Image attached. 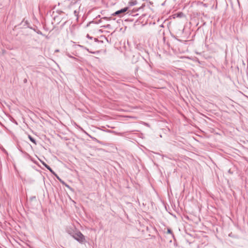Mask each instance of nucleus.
<instances>
[{
	"instance_id": "nucleus-1",
	"label": "nucleus",
	"mask_w": 248,
	"mask_h": 248,
	"mask_svg": "<svg viewBox=\"0 0 248 248\" xmlns=\"http://www.w3.org/2000/svg\"><path fill=\"white\" fill-rule=\"evenodd\" d=\"M68 232L79 243H83L84 242L85 237L80 232L77 231L75 232H72L68 230Z\"/></svg>"
},
{
	"instance_id": "nucleus-9",
	"label": "nucleus",
	"mask_w": 248,
	"mask_h": 248,
	"mask_svg": "<svg viewBox=\"0 0 248 248\" xmlns=\"http://www.w3.org/2000/svg\"><path fill=\"white\" fill-rule=\"evenodd\" d=\"M86 133L88 135V134L87 133ZM89 136L91 137V136H90L89 135ZM91 138H92V139H93V140H96V141H98V140H97L96 138H92V137H91Z\"/></svg>"
},
{
	"instance_id": "nucleus-13",
	"label": "nucleus",
	"mask_w": 248,
	"mask_h": 248,
	"mask_svg": "<svg viewBox=\"0 0 248 248\" xmlns=\"http://www.w3.org/2000/svg\"><path fill=\"white\" fill-rule=\"evenodd\" d=\"M27 79H25L24 80V83H26V82H27Z\"/></svg>"
},
{
	"instance_id": "nucleus-11",
	"label": "nucleus",
	"mask_w": 248,
	"mask_h": 248,
	"mask_svg": "<svg viewBox=\"0 0 248 248\" xmlns=\"http://www.w3.org/2000/svg\"><path fill=\"white\" fill-rule=\"evenodd\" d=\"M215 8H217V2L215 4Z\"/></svg>"
},
{
	"instance_id": "nucleus-8",
	"label": "nucleus",
	"mask_w": 248,
	"mask_h": 248,
	"mask_svg": "<svg viewBox=\"0 0 248 248\" xmlns=\"http://www.w3.org/2000/svg\"><path fill=\"white\" fill-rule=\"evenodd\" d=\"M67 55L69 57H70V58H73V59H76L75 57L71 56L69 54H67Z\"/></svg>"
},
{
	"instance_id": "nucleus-3",
	"label": "nucleus",
	"mask_w": 248,
	"mask_h": 248,
	"mask_svg": "<svg viewBox=\"0 0 248 248\" xmlns=\"http://www.w3.org/2000/svg\"><path fill=\"white\" fill-rule=\"evenodd\" d=\"M137 4V1L136 0H132L129 2V4L130 6H134Z\"/></svg>"
},
{
	"instance_id": "nucleus-16",
	"label": "nucleus",
	"mask_w": 248,
	"mask_h": 248,
	"mask_svg": "<svg viewBox=\"0 0 248 248\" xmlns=\"http://www.w3.org/2000/svg\"><path fill=\"white\" fill-rule=\"evenodd\" d=\"M39 33L41 34V32H38V34H39Z\"/></svg>"
},
{
	"instance_id": "nucleus-2",
	"label": "nucleus",
	"mask_w": 248,
	"mask_h": 248,
	"mask_svg": "<svg viewBox=\"0 0 248 248\" xmlns=\"http://www.w3.org/2000/svg\"><path fill=\"white\" fill-rule=\"evenodd\" d=\"M128 7H124L123 9H121L119 10L116 11L115 12L113 13L112 15L113 16H117L119 17L123 16L124 15L125 13L128 10Z\"/></svg>"
},
{
	"instance_id": "nucleus-17",
	"label": "nucleus",
	"mask_w": 248,
	"mask_h": 248,
	"mask_svg": "<svg viewBox=\"0 0 248 248\" xmlns=\"http://www.w3.org/2000/svg\"><path fill=\"white\" fill-rule=\"evenodd\" d=\"M39 33L41 34V32H38V34H39Z\"/></svg>"
},
{
	"instance_id": "nucleus-6",
	"label": "nucleus",
	"mask_w": 248,
	"mask_h": 248,
	"mask_svg": "<svg viewBox=\"0 0 248 248\" xmlns=\"http://www.w3.org/2000/svg\"><path fill=\"white\" fill-rule=\"evenodd\" d=\"M167 233L171 234L172 237H174V235H173V234L172 233V232L171 230L170 229H168V230H167Z\"/></svg>"
},
{
	"instance_id": "nucleus-19",
	"label": "nucleus",
	"mask_w": 248,
	"mask_h": 248,
	"mask_svg": "<svg viewBox=\"0 0 248 248\" xmlns=\"http://www.w3.org/2000/svg\"><path fill=\"white\" fill-rule=\"evenodd\" d=\"M76 13H77V12H76V11H75L74 13H75V14H76Z\"/></svg>"
},
{
	"instance_id": "nucleus-5",
	"label": "nucleus",
	"mask_w": 248,
	"mask_h": 248,
	"mask_svg": "<svg viewBox=\"0 0 248 248\" xmlns=\"http://www.w3.org/2000/svg\"><path fill=\"white\" fill-rule=\"evenodd\" d=\"M43 165L45 166V167L48 169L50 172H52V173H54L53 171L51 169V168L48 166L47 165V164H45V163H43Z\"/></svg>"
},
{
	"instance_id": "nucleus-15",
	"label": "nucleus",
	"mask_w": 248,
	"mask_h": 248,
	"mask_svg": "<svg viewBox=\"0 0 248 248\" xmlns=\"http://www.w3.org/2000/svg\"><path fill=\"white\" fill-rule=\"evenodd\" d=\"M90 52L91 53H93V54H95L94 52Z\"/></svg>"
},
{
	"instance_id": "nucleus-7",
	"label": "nucleus",
	"mask_w": 248,
	"mask_h": 248,
	"mask_svg": "<svg viewBox=\"0 0 248 248\" xmlns=\"http://www.w3.org/2000/svg\"><path fill=\"white\" fill-rule=\"evenodd\" d=\"M87 38H89L90 39H93V37H91V36H90V35H89V34H87Z\"/></svg>"
},
{
	"instance_id": "nucleus-4",
	"label": "nucleus",
	"mask_w": 248,
	"mask_h": 248,
	"mask_svg": "<svg viewBox=\"0 0 248 248\" xmlns=\"http://www.w3.org/2000/svg\"><path fill=\"white\" fill-rule=\"evenodd\" d=\"M28 138L32 142L34 143L35 145L36 144L35 140L31 135H29Z\"/></svg>"
},
{
	"instance_id": "nucleus-18",
	"label": "nucleus",
	"mask_w": 248,
	"mask_h": 248,
	"mask_svg": "<svg viewBox=\"0 0 248 248\" xmlns=\"http://www.w3.org/2000/svg\"><path fill=\"white\" fill-rule=\"evenodd\" d=\"M39 33L41 34V32H38V34H39Z\"/></svg>"
},
{
	"instance_id": "nucleus-14",
	"label": "nucleus",
	"mask_w": 248,
	"mask_h": 248,
	"mask_svg": "<svg viewBox=\"0 0 248 248\" xmlns=\"http://www.w3.org/2000/svg\"><path fill=\"white\" fill-rule=\"evenodd\" d=\"M66 23V22H64L63 23V24L62 25V26H63L65 25V24Z\"/></svg>"
},
{
	"instance_id": "nucleus-20",
	"label": "nucleus",
	"mask_w": 248,
	"mask_h": 248,
	"mask_svg": "<svg viewBox=\"0 0 248 248\" xmlns=\"http://www.w3.org/2000/svg\"><path fill=\"white\" fill-rule=\"evenodd\" d=\"M56 52H58V51H59V50H56Z\"/></svg>"
},
{
	"instance_id": "nucleus-10",
	"label": "nucleus",
	"mask_w": 248,
	"mask_h": 248,
	"mask_svg": "<svg viewBox=\"0 0 248 248\" xmlns=\"http://www.w3.org/2000/svg\"><path fill=\"white\" fill-rule=\"evenodd\" d=\"M94 41H95V42H97V41H98V39H97V38H94Z\"/></svg>"
},
{
	"instance_id": "nucleus-12",
	"label": "nucleus",
	"mask_w": 248,
	"mask_h": 248,
	"mask_svg": "<svg viewBox=\"0 0 248 248\" xmlns=\"http://www.w3.org/2000/svg\"><path fill=\"white\" fill-rule=\"evenodd\" d=\"M103 18L105 19H108V17H103Z\"/></svg>"
}]
</instances>
